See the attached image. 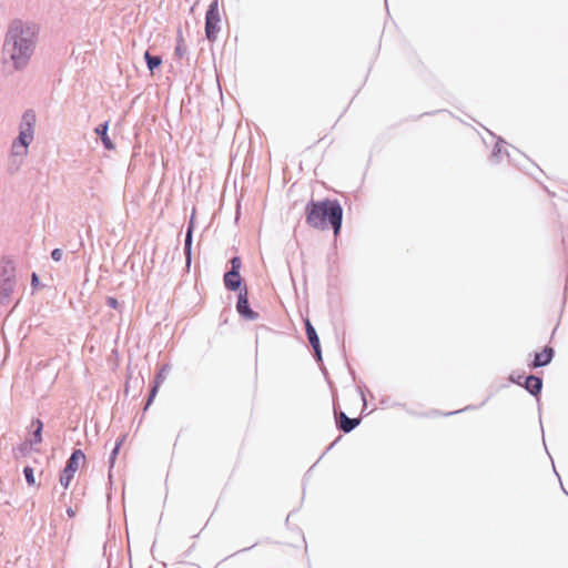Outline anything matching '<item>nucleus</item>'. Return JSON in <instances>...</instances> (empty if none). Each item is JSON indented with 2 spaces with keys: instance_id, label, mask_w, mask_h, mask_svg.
<instances>
[{
  "instance_id": "24",
  "label": "nucleus",
  "mask_w": 568,
  "mask_h": 568,
  "mask_svg": "<svg viewBox=\"0 0 568 568\" xmlns=\"http://www.w3.org/2000/svg\"><path fill=\"white\" fill-rule=\"evenodd\" d=\"M229 264H230L229 270H231V271L235 270V271L240 272L242 268V258L239 255H235L230 258Z\"/></svg>"
},
{
  "instance_id": "29",
  "label": "nucleus",
  "mask_w": 568,
  "mask_h": 568,
  "mask_svg": "<svg viewBox=\"0 0 568 568\" xmlns=\"http://www.w3.org/2000/svg\"><path fill=\"white\" fill-rule=\"evenodd\" d=\"M365 389H366V386L365 385H358L357 386V390L361 395V398L363 400V409H362V413L365 412L366 409V406H367V400H366V396H365Z\"/></svg>"
},
{
  "instance_id": "25",
  "label": "nucleus",
  "mask_w": 568,
  "mask_h": 568,
  "mask_svg": "<svg viewBox=\"0 0 568 568\" xmlns=\"http://www.w3.org/2000/svg\"><path fill=\"white\" fill-rule=\"evenodd\" d=\"M194 217H195V209H193L192 215L190 217V221L187 223L186 231H185V235L190 234L191 237H193V232H194V229H195Z\"/></svg>"
},
{
  "instance_id": "33",
  "label": "nucleus",
  "mask_w": 568,
  "mask_h": 568,
  "mask_svg": "<svg viewBox=\"0 0 568 568\" xmlns=\"http://www.w3.org/2000/svg\"><path fill=\"white\" fill-rule=\"evenodd\" d=\"M176 43H184V39H183V36H182V30L181 29L178 30Z\"/></svg>"
},
{
  "instance_id": "15",
  "label": "nucleus",
  "mask_w": 568,
  "mask_h": 568,
  "mask_svg": "<svg viewBox=\"0 0 568 568\" xmlns=\"http://www.w3.org/2000/svg\"><path fill=\"white\" fill-rule=\"evenodd\" d=\"M144 61L146 63L148 70L151 73H154L156 69H159L162 64V57L151 54L150 51L144 52Z\"/></svg>"
},
{
  "instance_id": "39",
  "label": "nucleus",
  "mask_w": 568,
  "mask_h": 568,
  "mask_svg": "<svg viewBox=\"0 0 568 568\" xmlns=\"http://www.w3.org/2000/svg\"><path fill=\"white\" fill-rule=\"evenodd\" d=\"M322 372L324 373L325 377H327V371L324 366L321 367Z\"/></svg>"
},
{
  "instance_id": "7",
  "label": "nucleus",
  "mask_w": 568,
  "mask_h": 568,
  "mask_svg": "<svg viewBox=\"0 0 568 568\" xmlns=\"http://www.w3.org/2000/svg\"><path fill=\"white\" fill-rule=\"evenodd\" d=\"M235 310L241 318L245 321H256L260 314L255 312L250 304L247 286L237 293Z\"/></svg>"
},
{
  "instance_id": "34",
  "label": "nucleus",
  "mask_w": 568,
  "mask_h": 568,
  "mask_svg": "<svg viewBox=\"0 0 568 568\" xmlns=\"http://www.w3.org/2000/svg\"><path fill=\"white\" fill-rule=\"evenodd\" d=\"M342 438V436L339 435L326 449H325V453H327L328 450L333 449L334 445Z\"/></svg>"
},
{
  "instance_id": "5",
  "label": "nucleus",
  "mask_w": 568,
  "mask_h": 568,
  "mask_svg": "<svg viewBox=\"0 0 568 568\" xmlns=\"http://www.w3.org/2000/svg\"><path fill=\"white\" fill-rule=\"evenodd\" d=\"M221 16L219 10V0H212L205 12L204 31L205 38L214 42L221 31Z\"/></svg>"
},
{
  "instance_id": "4",
  "label": "nucleus",
  "mask_w": 568,
  "mask_h": 568,
  "mask_svg": "<svg viewBox=\"0 0 568 568\" xmlns=\"http://www.w3.org/2000/svg\"><path fill=\"white\" fill-rule=\"evenodd\" d=\"M17 286L16 264L10 256H3L0 262V304L7 305Z\"/></svg>"
},
{
  "instance_id": "11",
  "label": "nucleus",
  "mask_w": 568,
  "mask_h": 568,
  "mask_svg": "<svg viewBox=\"0 0 568 568\" xmlns=\"http://www.w3.org/2000/svg\"><path fill=\"white\" fill-rule=\"evenodd\" d=\"M521 387L526 389L531 396L536 397L539 402L540 394L542 390V378L535 374L525 376Z\"/></svg>"
},
{
  "instance_id": "43",
  "label": "nucleus",
  "mask_w": 568,
  "mask_h": 568,
  "mask_svg": "<svg viewBox=\"0 0 568 568\" xmlns=\"http://www.w3.org/2000/svg\"><path fill=\"white\" fill-rule=\"evenodd\" d=\"M554 473L556 476H559V473L557 471V469H554Z\"/></svg>"
},
{
  "instance_id": "32",
  "label": "nucleus",
  "mask_w": 568,
  "mask_h": 568,
  "mask_svg": "<svg viewBox=\"0 0 568 568\" xmlns=\"http://www.w3.org/2000/svg\"><path fill=\"white\" fill-rule=\"evenodd\" d=\"M524 378H525V376H523V375L515 376L514 374H511L509 376V381L511 383H515V384L519 385V386H521V384L524 382Z\"/></svg>"
},
{
  "instance_id": "27",
  "label": "nucleus",
  "mask_w": 568,
  "mask_h": 568,
  "mask_svg": "<svg viewBox=\"0 0 568 568\" xmlns=\"http://www.w3.org/2000/svg\"><path fill=\"white\" fill-rule=\"evenodd\" d=\"M187 50L184 43H176L174 54L182 59L186 54Z\"/></svg>"
},
{
  "instance_id": "26",
  "label": "nucleus",
  "mask_w": 568,
  "mask_h": 568,
  "mask_svg": "<svg viewBox=\"0 0 568 568\" xmlns=\"http://www.w3.org/2000/svg\"><path fill=\"white\" fill-rule=\"evenodd\" d=\"M312 349H313V356L315 358V361L323 365V356H322V347H321V344H318L317 346H311Z\"/></svg>"
},
{
  "instance_id": "6",
  "label": "nucleus",
  "mask_w": 568,
  "mask_h": 568,
  "mask_svg": "<svg viewBox=\"0 0 568 568\" xmlns=\"http://www.w3.org/2000/svg\"><path fill=\"white\" fill-rule=\"evenodd\" d=\"M85 459V455L81 449H73L69 458L67 459L65 466L61 470L60 474V484L64 489H68L71 480L74 477V474L79 469V464L81 460Z\"/></svg>"
},
{
  "instance_id": "17",
  "label": "nucleus",
  "mask_w": 568,
  "mask_h": 568,
  "mask_svg": "<svg viewBox=\"0 0 568 568\" xmlns=\"http://www.w3.org/2000/svg\"><path fill=\"white\" fill-rule=\"evenodd\" d=\"M192 244H193V237H191L190 234L185 235L183 252L185 255V264H186L187 268H190L191 262H192Z\"/></svg>"
},
{
  "instance_id": "42",
  "label": "nucleus",
  "mask_w": 568,
  "mask_h": 568,
  "mask_svg": "<svg viewBox=\"0 0 568 568\" xmlns=\"http://www.w3.org/2000/svg\"><path fill=\"white\" fill-rule=\"evenodd\" d=\"M513 151L516 152V153H520L518 149L516 148H513Z\"/></svg>"
},
{
  "instance_id": "44",
  "label": "nucleus",
  "mask_w": 568,
  "mask_h": 568,
  "mask_svg": "<svg viewBox=\"0 0 568 568\" xmlns=\"http://www.w3.org/2000/svg\"><path fill=\"white\" fill-rule=\"evenodd\" d=\"M554 473L556 476H559V473L557 471V469H554Z\"/></svg>"
},
{
  "instance_id": "41",
  "label": "nucleus",
  "mask_w": 568,
  "mask_h": 568,
  "mask_svg": "<svg viewBox=\"0 0 568 568\" xmlns=\"http://www.w3.org/2000/svg\"><path fill=\"white\" fill-rule=\"evenodd\" d=\"M293 513H290L286 517V523L290 520V517L292 516Z\"/></svg>"
},
{
  "instance_id": "16",
  "label": "nucleus",
  "mask_w": 568,
  "mask_h": 568,
  "mask_svg": "<svg viewBox=\"0 0 568 568\" xmlns=\"http://www.w3.org/2000/svg\"><path fill=\"white\" fill-rule=\"evenodd\" d=\"M305 333L311 346L321 344L318 334L308 318L304 321Z\"/></svg>"
},
{
  "instance_id": "31",
  "label": "nucleus",
  "mask_w": 568,
  "mask_h": 568,
  "mask_svg": "<svg viewBox=\"0 0 568 568\" xmlns=\"http://www.w3.org/2000/svg\"><path fill=\"white\" fill-rule=\"evenodd\" d=\"M40 285H41V283H40L39 275L36 272H32V274H31V287L33 290H38L40 287Z\"/></svg>"
},
{
  "instance_id": "3",
  "label": "nucleus",
  "mask_w": 568,
  "mask_h": 568,
  "mask_svg": "<svg viewBox=\"0 0 568 568\" xmlns=\"http://www.w3.org/2000/svg\"><path fill=\"white\" fill-rule=\"evenodd\" d=\"M36 121L37 118L33 110L29 109L23 112L19 124V134L11 144L12 156L23 158L28 154V148L34 138Z\"/></svg>"
},
{
  "instance_id": "12",
  "label": "nucleus",
  "mask_w": 568,
  "mask_h": 568,
  "mask_svg": "<svg viewBox=\"0 0 568 568\" xmlns=\"http://www.w3.org/2000/svg\"><path fill=\"white\" fill-rule=\"evenodd\" d=\"M109 125H110L109 120L100 123L98 126L94 128V133L101 140L103 148L108 151H112L115 149V144L113 143V141L110 139V136L108 134Z\"/></svg>"
},
{
  "instance_id": "40",
  "label": "nucleus",
  "mask_w": 568,
  "mask_h": 568,
  "mask_svg": "<svg viewBox=\"0 0 568 568\" xmlns=\"http://www.w3.org/2000/svg\"><path fill=\"white\" fill-rule=\"evenodd\" d=\"M128 392H129V384L126 383L125 384V393L128 394Z\"/></svg>"
},
{
  "instance_id": "28",
  "label": "nucleus",
  "mask_w": 568,
  "mask_h": 568,
  "mask_svg": "<svg viewBox=\"0 0 568 568\" xmlns=\"http://www.w3.org/2000/svg\"><path fill=\"white\" fill-rule=\"evenodd\" d=\"M105 304L113 310H118L120 307V303L114 296H106Z\"/></svg>"
},
{
  "instance_id": "30",
  "label": "nucleus",
  "mask_w": 568,
  "mask_h": 568,
  "mask_svg": "<svg viewBox=\"0 0 568 568\" xmlns=\"http://www.w3.org/2000/svg\"><path fill=\"white\" fill-rule=\"evenodd\" d=\"M62 256H63V252L61 248H53L51 251V258L54 261V262H60L62 260Z\"/></svg>"
},
{
  "instance_id": "45",
  "label": "nucleus",
  "mask_w": 568,
  "mask_h": 568,
  "mask_svg": "<svg viewBox=\"0 0 568 568\" xmlns=\"http://www.w3.org/2000/svg\"><path fill=\"white\" fill-rule=\"evenodd\" d=\"M554 473L556 476H559V473L557 471V469H554Z\"/></svg>"
},
{
  "instance_id": "22",
  "label": "nucleus",
  "mask_w": 568,
  "mask_h": 568,
  "mask_svg": "<svg viewBox=\"0 0 568 568\" xmlns=\"http://www.w3.org/2000/svg\"><path fill=\"white\" fill-rule=\"evenodd\" d=\"M158 390H159V386L153 384L149 390V395L146 397L145 405H144V410H146L150 407V405L153 403V400L158 394Z\"/></svg>"
},
{
  "instance_id": "38",
  "label": "nucleus",
  "mask_w": 568,
  "mask_h": 568,
  "mask_svg": "<svg viewBox=\"0 0 568 568\" xmlns=\"http://www.w3.org/2000/svg\"><path fill=\"white\" fill-rule=\"evenodd\" d=\"M505 154H506V155H507V158L511 161V156H513V154H511L509 151H507V150L505 151Z\"/></svg>"
},
{
  "instance_id": "2",
  "label": "nucleus",
  "mask_w": 568,
  "mask_h": 568,
  "mask_svg": "<svg viewBox=\"0 0 568 568\" xmlns=\"http://www.w3.org/2000/svg\"><path fill=\"white\" fill-rule=\"evenodd\" d=\"M305 222L312 229H332L336 237L343 225V207L337 199L311 200L305 205Z\"/></svg>"
},
{
  "instance_id": "1",
  "label": "nucleus",
  "mask_w": 568,
  "mask_h": 568,
  "mask_svg": "<svg viewBox=\"0 0 568 568\" xmlns=\"http://www.w3.org/2000/svg\"><path fill=\"white\" fill-rule=\"evenodd\" d=\"M38 28L33 23H24L14 19L6 33L3 54L11 60L14 70L27 67L36 49Z\"/></svg>"
},
{
  "instance_id": "8",
  "label": "nucleus",
  "mask_w": 568,
  "mask_h": 568,
  "mask_svg": "<svg viewBox=\"0 0 568 568\" xmlns=\"http://www.w3.org/2000/svg\"><path fill=\"white\" fill-rule=\"evenodd\" d=\"M333 404L336 428L344 434L353 432L361 424V418H351L345 414V412L337 410V405L334 396Z\"/></svg>"
},
{
  "instance_id": "37",
  "label": "nucleus",
  "mask_w": 568,
  "mask_h": 568,
  "mask_svg": "<svg viewBox=\"0 0 568 568\" xmlns=\"http://www.w3.org/2000/svg\"><path fill=\"white\" fill-rule=\"evenodd\" d=\"M349 374L353 377V379L356 378L355 371L353 368H351V367H349Z\"/></svg>"
},
{
  "instance_id": "19",
  "label": "nucleus",
  "mask_w": 568,
  "mask_h": 568,
  "mask_svg": "<svg viewBox=\"0 0 568 568\" xmlns=\"http://www.w3.org/2000/svg\"><path fill=\"white\" fill-rule=\"evenodd\" d=\"M33 444H30L29 440H24L22 443H20L14 449V454H16V457H18V455L20 456H27L30 452H31V446Z\"/></svg>"
},
{
  "instance_id": "21",
  "label": "nucleus",
  "mask_w": 568,
  "mask_h": 568,
  "mask_svg": "<svg viewBox=\"0 0 568 568\" xmlns=\"http://www.w3.org/2000/svg\"><path fill=\"white\" fill-rule=\"evenodd\" d=\"M169 369H170L169 364L163 365L161 367V369L156 373V375L154 377V381H153V384L158 385L160 387V385L165 379V376H166V373L169 372Z\"/></svg>"
},
{
  "instance_id": "9",
  "label": "nucleus",
  "mask_w": 568,
  "mask_h": 568,
  "mask_svg": "<svg viewBox=\"0 0 568 568\" xmlns=\"http://www.w3.org/2000/svg\"><path fill=\"white\" fill-rule=\"evenodd\" d=\"M554 357H555L554 347L546 345V346H544L541 352H536L534 354V359L528 364V366L531 369L545 367L551 363Z\"/></svg>"
},
{
  "instance_id": "35",
  "label": "nucleus",
  "mask_w": 568,
  "mask_h": 568,
  "mask_svg": "<svg viewBox=\"0 0 568 568\" xmlns=\"http://www.w3.org/2000/svg\"><path fill=\"white\" fill-rule=\"evenodd\" d=\"M67 515L72 518L75 516V511L72 509V507L67 508Z\"/></svg>"
},
{
  "instance_id": "36",
  "label": "nucleus",
  "mask_w": 568,
  "mask_h": 568,
  "mask_svg": "<svg viewBox=\"0 0 568 568\" xmlns=\"http://www.w3.org/2000/svg\"><path fill=\"white\" fill-rule=\"evenodd\" d=\"M256 545H257V542H254L252 546L243 548V549L239 550L237 552L247 551V550L252 549L253 547H255Z\"/></svg>"
},
{
  "instance_id": "14",
  "label": "nucleus",
  "mask_w": 568,
  "mask_h": 568,
  "mask_svg": "<svg viewBox=\"0 0 568 568\" xmlns=\"http://www.w3.org/2000/svg\"><path fill=\"white\" fill-rule=\"evenodd\" d=\"M32 437L29 439L30 444L37 445L42 442L43 422L40 418H33L31 422Z\"/></svg>"
},
{
  "instance_id": "18",
  "label": "nucleus",
  "mask_w": 568,
  "mask_h": 568,
  "mask_svg": "<svg viewBox=\"0 0 568 568\" xmlns=\"http://www.w3.org/2000/svg\"><path fill=\"white\" fill-rule=\"evenodd\" d=\"M506 143L504 139L498 138L491 154H490V161L494 163H499L501 160V144Z\"/></svg>"
},
{
  "instance_id": "13",
  "label": "nucleus",
  "mask_w": 568,
  "mask_h": 568,
  "mask_svg": "<svg viewBox=\"0 0 568 568\" xmlns=\"http://www.w3.org/2000/svg\"><path fill=\"white\" fill-rule=\"evenodd\" d=\"M125 438H126L125 434L119 436L116 438V440H115L114 447L112 448V450H111V453L109 455V459H108L109 473H108V476H109V480L110 481L112 480V469H113V467L115 465L118 455L120 453V449H121L122 445L125 442Z\"/></svg>"
},
{
  "instance_id": "10",
  "label": "nucleus",
  "mask_w": 568,
  "mask_h": 568,
  "mask_svg": "<svg viewBox=\"0 0 568 568\" xmlns=\"http://www.w3.org/2000/svg\"><path fill=\"white\" fill-rule=\"evenodd\" d=\"M223 283L227 291L230 292H241L243 287L246 286L244 284V278L241 276V273L237 271L227 270L223 275Z\"/></svg>"
},
{
  "instance_id": "20",
  "label": "nucleus",
  "mask_w": 568,
  "mask_h": 568,
  "mask_svg": "<svg viewBox=\"0 0 568 568\" xmlns=\"http://www.w3.org/2000/svg\"><path fill=\"white\" fill-rule=\"evenodd\" d=\"M22 473L24 475L27 484L29 486H34L36 485L34 469L31 466L27 465L23 467Z\"/></svg>"
},
{
  "instance_id": "23",
  "label": "nucleus",
  "mask_w": 568,
  "mask_h": 568,
  "mask_svg": "<svg viewBox=\"0 0 568 568\" xmlns=\"http://www.w3.org/2000/svg\"><path fill=\"white\" fill-rule=\"evenodd\" d=\"M488 400L485 399L480 405L476 406V405H467L465 406L464 408H460V409H457V410H454V412H448V413H445L443 414L444 416H452V415H456V414H459V413H463V412H466V410H474V409H477L481 406H484L486 404V402Z\"/></svg>"
}]
</instances>
